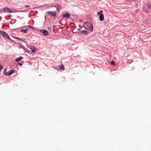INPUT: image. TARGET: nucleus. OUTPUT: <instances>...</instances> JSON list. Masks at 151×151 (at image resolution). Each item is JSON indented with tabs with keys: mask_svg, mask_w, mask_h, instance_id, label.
<instances>
[{
	"mask_svg": "<svg viewBox=\"0 0 151 151\" xmlns=\"http://www.w3.org/2000/svg\"><path fill=\"white\" fill-rule=\"evenodd\" d=\"M84 26L86 29L89 30L91 32L93 31V26L90 23L86 22L84 24Z\"/></svg>",
	"mask_w": 151,
	"mask_h": 151,
	"instance_id": "1",
	"label": "nucleus"
},
{
	"mask_svg": "<svg viewBox=\"0 0 151 151\" xmlns=\"http://www.w3.org/2000/svg\"><path fill=\"white\" fill-rule=\"evenodd\" d=\"M3 10H4V12L6 13H14L17 12L16 9L12 10L9 8L6 7L3 8Z\"/></svg>",
	"mask_w": 151,
	"mask_h": 151,
	"instance_id": "2",
	"label": "nucleus"
},
{
	"mask_svg": "<svg viewBox=\"0 0 151 151\" xmlns=\"http://www.w3.org/2000/svg\"><path fill=\"white\" fill-rule=\"evenodd\" d=\"M103 12V11L102 10H101L97 13V15H99V20L101 21H102L104 20V14H102Z\"/></svg>",
	"mask_w": 151,
	"mask_h": 151,
	"instance_id": "3",
	"label": "nucleus"
},
{
	"mask_svg": "<svg viewBox=\"0 0 151 151\" xmlns=\"http://www.w3.org/2000/svg\"><path fill=\"white\" fill-rule=\"evenodd\" d=\"M15 72V70L11 69L10 71L7 72V73H4V75L6 76H9L13 73Z\"/></svg>",
	"mask_w": 151,
	"mask_h": 151,
	"instance_id": "4",
	"label": "nucleus"
},
{
	"mask_svg": "<svg viewBox=\"0 0 151 151\" xmlns=\"http://www.w3.org/2000/svg\"><path fill=\"white\" fill-rule=\"evenodd\" d=\"M47 13L51 15L54 17H55L57 14L56 13L54 12L48 11Z\"/></svg>",
	"mask_w": 151,
	"mask_h": 151,
	"instance_id": "5",
	"label": "nucleus"
},
{
	"mask_svg": "<svg viewBox=\"0 0 151 151\" xmlns=\"http://www.w3.org/2000/svg\"><path fill=\"white\" fill-rule=\"evenodd\" d=\"M63 16L65 18H69L70 17V14L69 13L67 12L66 14H64L63 15Z\"/></svg>",
	"mask_w": 151,
	"mask_h": 151,
	"instance_id": "6",
	"label": "nucleus"
},
{
	"mask_svg": "<svg viewBox=\"0 0 151 151\" xmlns=\"http://www.w3.org/2000/svg\"><path fill=\"white\" fill-rule=\"evenodd\" d=\"M40 32L43 33V35L45 36H46L48 35V32L46 30L44 29V30H40Z\"/></svg>",
	"mask_w": 151,
	"mask_h": 151,
	"instance_id": "7",
	"label": "nucleus"
},
{
	"mask_svg": "<svg viewBox=\"0 0 151 151\" xmlns=\"http://www.w3.org/2000/svg\"><path fill=\"white\" fill-rule=\"evenodd\" d=\"M23 59V58L22 56H20V57L17 58L15 60V61L16 62H19L20 60Z\"/></svg>",
	"mask_w": 151,
	"mask_h": 151,
	"instance_id": "8",
	"label": "nucleus"
},
{
	"mask_svg": "<svg viewBox=\"0 0 151 151\" xmlns=\"http://www.w3.org/2000/svg\"><path fill=\"white\" fill-rule=\"evenodd\" d=\"M30 49L32 51V52L33 53L35 52L36 50V48L35 47H31Z\"/></svg>",
	"mask_w": 151,
	"mask_h": 151,
	"instance_id": "9",
	"label": "nucleus"
},
{
	"mask_svg": "<svg viewBox=\"0 0 151 151\" xmlns=\"http://www.w3.org/2000/svg\"><path fill=\"white\" fill-rule=\"evenodd\" d=\"M1 35L3 37L6 38L8 34L6 32L4 31Z\"/></svg>",
	"mask_w": 151,
	"mask_h": 151,
	"instance_id": "10",
	"label": "nucleus"
},
{
	"mask_svg": "<svg viewBox=\"0 0 151 151\" xmlns=\"http://www.w3.org/2000/svg\"><path fill=\"white\" fill-rule=\"evenodd\" d=\"M59 68L60 69L64 70L65 69V68L64 65L62 64L60 66Z\"/></svg>",
	"mask_w": 151,
	"mask_h": 151,
	"instance_id": "11",
	"label": "nucleus"
},
{
	"mask_svg": "<svg viewBox=\"0 0 151 151\" xmlns=\"http://www.w3.org/2000/svg\"><path fill=\"white\" fill-rule=\"evenodd\" d=\"M14 38H15L16 39L18 40H20L22 42H24V40H23L22 39V38H18V37H14Z\"/></svg>",
	"mask_w": 151,
	"mask_h": 151,
	"instance_id": "12",
	"label": "nucleus"
},
{
	"mask_svg": "<svg viewBox=\"0 0 151 151\" xmlns=\"http://www.w3.org/2000/svg\"><path fill=\"white\" fill-rule=\"evenodd\" d=\"M28 30V29H22L20 31L23 32L24 33H27V31Z\"/></svg>",
	"mask_w": 151,
	"mask_h": 151,
	"instance_id": "13",
	"label": "nucleus"
},
{
	"mask_svg": "<svg viewBox=\"0 0 151 151\" xmlns=\"http://www.w3.org/2000/svg\"><path fill=\"white\" fill-rule=\"evenodd\" d=\"M6 38L10 40L12 42H14V41L12 40L11 39L9 36L8 35L6 37Z\"/></svg>",
	"mask_w": 151,
	"mask_h": 151,
	"instance_id": "14",
	"label": "nucleus"
},
{
	"mask_svg": "<svg viewBox=\"0 0 151 151\" xmlns=\"http://www.w3.org/2000/svg\"><path fill=\"white\" fill-rule=\"evenodd\" d=\"M81 32L82 33H84V34H88L87 31H84V30H82V31H81Z\"/></svg>",
	"mask_w": 151,
	"mask_h": 151,
	"instance_id": "15",
	"label": "nucleus"
},
{
	"mask_svg": "<svg viewBox=\"0 0 151 151\" xmlns=\"http://www.w3.org/2000/svg\"><path fill=\"white\" fill-rule=\"evenodd\" d=\"M3 68V67L1 64H0V71H1V70Z\"/></svg>",
	"mask_w": 151,
	"mask_h": 151,
	"instance_id": "16",
	"label": "nucleus"
},
{
	"mask_svg": "<svg viewBox=\"0 0 151 151\" xmlns=\"http://www.w3.org/2000/svg\"><path fill=\"white\" fill-rule=\"evenodd\" d=\"M60 8L61 7L59 5L58 6L57 8L58 11L60 9Z\"/></svg>",
	"mask_w": 151,
	"mask_h": 151,
	"instance_id": "17",
	"label": "nucleus"
},
{
	"mask_svg": "<svg viewBox=\"0 0 151 151\" xmlns=\"http://www.w3.org/2000/svg\"><path fill=\"white\" fill-rule=\"evenodd\" d=\"M4 13V10H3V8L2 9H0V13Z\"/></svg>",
	"mask_w": 151,
	"mask_h": 151,
	"instance_id": "18",
	"label": "nucleus"
},
{
	"mask_svg": "<svg viewBox=\"0 0 151 151\" xmlns=\"http://www.w3.org/2000/svg\"><path fill=\"white\" fill-rule=\"evenodd\" d=\"M111 63L112 65H114L115 64V63L113 61H111Z\"/></svg>",
	"mask_w": 151,
	"mask_h": 151,
	"instance_id": "19",
	"label": "nucleus"
},
{
	"mask_svg": "<svg viewBox=\"0 0 151 151\" xmlns=\"http://www.w3.org/2000/svg\"><path fill=\"white\" fill-rule=\"evenodd\" d=\"M18 65H19L21 66V65H22L23 64L22 63H18Z\"/></svg>",
	"mask_w": 151,
	"mask_h": 151,
	"instance_id": "20",
	"label": "nucleus"
},
{
	"mask_svg": "<svg viewBox=\"0 0 151 151\" xmlns=\"http://www.w3.org/2000/svg\"><path fill=\"white\" fill-rule=\"evenodd\" d=\"M6 70H7V68H4V72L5 73H7V72H6Z\"/></svg>",
	"mask_w": 151,
	"mask_h": 151,
	"instance_id": "21",
	"label": "nucleus"
},
{
	"mask_svg": "<svg viewBox=\"0 0 151 151\" xmlns=\"http://www.w3.org/2000/svg\"><path fill=\"white\" fill-rule=\"evenodd\" d=\"M29 28H31V29H33V26L29 25Z\"/></svg>",
	"mask_w": 151,
	"mask_h": 151,
	"instance_id": "22",
	"label": "nucleus"
},
{
	"mask_svg": "<svg viewBox=\"0 0 151 151\" xmlns=\"http://www.w3.org/2000/svg\"><path fill=\"white\" fill-rule=\"evenodd\" d=\"M3 32V31L0 30V34L2 35Z\"/></svg>",
	"mask_w": 151,
	"mask_h": 151,
	"instance_id": "23",
	"label": "nucleus"
},
{
	"mask_svg": "<svg viewBox=\"0 0 151 151\" xmlns=\"http://www.w3.org/2000/svg\"><path fill=\"white\" fill-rule=\"evenodd\" d=\"M20 48H22L23 49H24V48L22 46L20 45Z\"/></svg>",
	"mask_w": 151,
	"mask_h": 151,
	"instance_id": "24",
	"label": "nucleus"
},
{
	"mask_svg": "<svg viewBox=\"0 0 151 151\" xmlns=\"http://www.w3.org/2000/svg\"><path fill=\"white\" fill-rule=\"evenodd\" d=\"M26 7H28V5H26L25 6Z\"/></svg>",
	"mask_w": 151,
	"mask_h": 151,
	"instance_id": "25",
	"label": "nucleus"
},
{
	"mask_svg": "<svg viewBox=\"0 0 151 151\" xmlns=\"http://www.w3.org/2000/svg\"><path fill=\"white\" fill-rule=\"evenodd\" d=\"M151 6V4H150V5H148V7H149L150 6Z\"/></svg>",
	"mask_w": 151,
	"mask_h": 151,
	"instance_id": "26",
	"label": "nucleus"
}]
</instances>
